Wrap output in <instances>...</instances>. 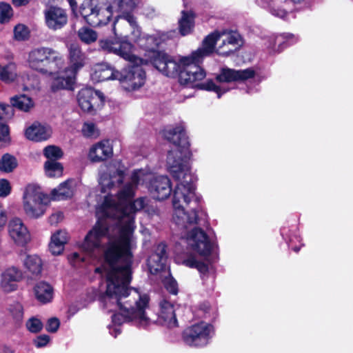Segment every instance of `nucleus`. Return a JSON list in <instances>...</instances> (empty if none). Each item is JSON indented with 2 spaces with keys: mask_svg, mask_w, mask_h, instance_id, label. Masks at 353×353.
Instances as JSON below:
<instances>
[{
  "mask_svg": "<svg viewBox=\"0 0 353 353\" xmlns=\"http://www.w3.org/2000/svg\"><path fill=\"white\" fill-rule=\"evenodd\" d=\"M124 171L121 168H109L108 173L100 175L101 191L116 190L108 194L97 208L99 221L88 232L79 248L90 258H99L103 254H123L125 259L134 256L137 247L134 235V215L145 205V198L134 202V194L127 197L121 194L124 184Z\"/></svg>",
  "mask_w": 353,
  "mask_h": 353,
  "instance_id": "obj_1",
  "label": "nucleus"
},
{
  "mask_svg": "<svg viewBox=\"0 0 353 353\" xmlns=\"http://www.w3.org/2000/svg\"><path fill=\"white\" fill-rule=\"evenodd\" d=\"M101 267L96 268L103 279L99 285L100 300L103 308L113 312V321L117 323L132 321L135 325L147 327L154 321L148 316L150 299L148 293L129 288L132 279L131 267L133 257L125 259L123 254H103Z\"/></svg>",
  "mask_w": 353,
  "mask_h": 353,
  "instance_id": "obj_2",
  "label": "nucleus"
},
{
  "mask_svg": "<svg viewBox=\"0 0 353 353\" xmlns=\"http://www.w3.org/2000/svg\"><path fill=\"white\" fill-rule=\"evenodd\" d=\"M167 165L169 172L176 182L172 199V219L179 227L188 229L189 226L199 223L201 214L196 206L190 211L187 210L191 203L197 205L200 200L195 192L194 182L196 179L191 172L190 163L185 160L178 162L172 153L168 158Z\"/></svg>",
  "mask_w": 353,
  "mask_h": 353,
  "instance_id": "obj_3",
  "label": "nucleus"
},
{
  "mask_svg": "<svg viewBox=\"0 0 353 353\" xmlns=\"http://www.w3.org/2000/svg\"><path fill=\"white\" fill-rule=\"evenodd\" d=\"M196 53V50L190 55L181 57L176 61L163 52H154L150 61L165 76L174 77L179 75L181 85L212 91L216 93L218 98H220L229 90V88L217 85L212 80L201 82L205 77V72L200 67L201 61Z\"/></svg>",
  "mask_w": 353,
  "mask_h": 353,
  "instance_id": "obj_4",
  "label": "nucleus"
},
{
  "mask_svg": "<svg viewBox=\"0 0 353 353\" xmlns=\"http://www.w3.org/2000/svg\"><path fill=\"white\" fill-rule=\"evenodd\" d=\"M99 47L102 50L118 55L132 64L117 74L118 81L124 90L134 91L143 85L145 73L141 65L146 64L148 60L133 54L134 46L130 42L100 40Z\"/></svg>",
  "mask_w": 353,
  "mask_h": 353,
  "instance_id": "obj_5",
  "label": "nucleus"
},
{
  "mask_svg": "<svg viewBox=\"0 0 353 353\" xmlns=\"http://www.w3.org/2000/svg\"><path fill=\"white\" fill-rule=\"evenodd\" d=\"M142 183H145L150 195L157 200L166 199L172 192V183L167 176H154L145 170H137L132 172L121 193L130 198L135 194L137 186Z\"/></svg>",
  "mask_w": 353,
  "mask_h": 353,
  "instance_id": "obj_6",
  "label": "nucleus"
},
{
  "mask_svg": "<svg viewBox=\"0 0 353 353\" xmlns=\"http://www.w3.org/2000/svg\"><path fill=\"white\" fill-rule=\"evenodd\" d=\"M243 44V39L239 32L228 30H216L204 39L196 54L202 62L214 51L219 55L229 56L239 50Z\"/></svg>",
  "mask_w": 353,
  "mask_h": 353,
  "instance_id": "obj_7",
  "label": "nucleus"
},
{
  "mask_svg": "<svg viewBox=\"0 0 353 353\" xmlns=\"http://www.w3.org/2000/svg\"><path fill=\"white\" fill-rule=\"evenodd\" d=\"M68 51L70 65L63 71L59 70L58 75L52 78L50 86L53 92L72 90L77 72L85 64L86 57L78 44H70Z\"/></svg>",
  "mask_w": 353,
  "mask_h": 353,
  "instance_id": "obj_8",
  "label": "nucleus"
},
{
  "mask_svg": "<svg viewBox=\"0 0 353 353\" xmlns=\"http://www.w3.org/2000/svg\"><path fill=\"white\" fill-rule=\"evenodd\" d=\"M29 66L42 74H48L53 78L58 75L63 65L64 60L57 52L48 48L33 49L29 52Z\"/></svg>",
  "mask_w": 353,
  "mask_h": 353,
  "instance_id": "obj_9",
  "label": "nucleus"
},
{
  "mask_svg": "<svg viewBox=\"0 0 353 353\" xmlns=\"http://www.w3.org/2000/svg\"><path fill=\"white\" fill-rule=\"evenodd\" d=\"M48 203V196L39 186L29 184L26 187L23 194V210L28 217L38 219L42 216Z\"/></svg>",
  "mask_w": 353,
  "mask_h": 353,
  "instance_id": "obj_10",
  "label": "nucleus"
},
{
  "mask_svg": "<svg viewBox=\"0 0 353 353\" xmlns=\"http://www.w3.org/2000/svg\"><path fill=\"white\" fill-rule=\"evenodd\" d=\"M112 10L105 0H87L81 4L80 14L89 25L100 26L108 23Z\"/></svg>",
  "mask_w": 353,
  "mask_h": 353,
  "instance_id": "obj_11",
  "label": "nucleus"
},
{
  "mask_svg": "<svg viewBox=\"0 0 353 353\" xmlns=\"http://www.w3.org/2000/svg\"><path fill=\"white\" fill-rule=\"evenodd\" d=\"M163 136L168 141L173 143L176 148L168 152L167 159L170 154L172 153L178 162L185 160L186 162H189L191 152L189 149L190 143L185 132L184 126L182 124H179L175 127H169L164 130Z\"/></svg>",
  "mask_w": 353,
  "mask_h": 353,
  "instance_id": "obj_12",
  "label": "nucleus"
},
{
  "mask_svg": "<svg viewBox=\"0 0 353 353\" xmlns=\"http://www.w3.org/2000/svg\"><path fill=\"white\" fill-rule=\"evenodd\" d=\"M183 239L185 240L190 250L203 258L210 254L214 246L213 242L205 232L198 228H194L187 232L183 235Z\"/></svg>",
  "mask_w": 353,
  "mask_h": 353,
  "instance_id": "obj_13",
  "label": "nucleus"
},
{
  "mask_svg": "<svg viewBox=\"0 0 353 353\" xmlns=\"http://www.w3.org/2000/svg\"><path fill=\"white\" fill-rule=\"evenodd\" d=\"M214 334L212 325L200 322L192 325L183 332V339L189 346L203 347L206 345Z\"/></svg>",
  "mask_w": 353,
  "mask_h": 353,
  "instance_id": "obj_14",
  "label": "nucleus"
},
{
  "mask_svg": "<svg viewBox=\"0 0 353 353\" xmlns=\"http://www.w3.org/2000/svg\"><path fill=\"white\" fill-rule=\"evenodd\" d=\"M77 101L83 111L94 114L103 107L104 97L101 92L86 88L79 92Z\"/></svg>",
  "mask_w": 353,
  "mask_h": 353,
  "instance_id": "obj_15",
  "label": "nucleus"
},
{
  "mask_svg": "<svg viewBox=\"0 0 353 353\" xmlns=\"http://www.w3.org/2000/svg\"><path fill=\"white\" fill-rule=\"evenodd\" d=\"M135 17L130 13H124L119 15L114 21L113 32L117 37L114 39H105V40L112 41L113 42H121L128 41V34L127 33L130 30L132 26L134 24Z\"/></svg>",
  "mask_w": 353,
  "mask_h": 353,
  "instance_id": "obj_16",
  "label": "nucleus"
},
{
  "mask_svg": "<svg viewBox=\"0 0 353 353\" xmlns=\"http://www.w3.org/2000/svg\"><path fill=\"white\" fill-rule=\"evenodd\" d=\"M8 234L18 246H25L31 239L28 229L19 218H14L8 223Z\"/></svg>",
  "mask_w": 353,
  "mask_h": 353,
  "instance_id": "obj_17",
  "label": "nucleus"
},
{
  "mask_svg": "<svg viewBox=\"0 0 353 353\" xmlns=\"http://www.w3.org/2000/svg\"><path fill=\"white\" fill-rule=\"evenodd\" d=\"M255 72L252 68L245 70H234L228 68H223L217 74L216 80L219 83H229L233 81H244L253 78Z\"/></svg>",
  "mask_w": 353,
  "mask_h": 353,
  "instance_id": "obj_18",
  "label": "nucleus"
},
{
  "mask_svg": "<svg viewBox=\"0 0 353 353\" xmlns=\"http://www.w3.org/2000/svg\"><path fill=\"white\" fill-rule=\"evenodd\" d=\"M157 321L168 328H174L178 326L175 309L172 303L165 299L159 302Z\"/></svg>",
  "mask_w": 353,
  "mask_h": 353,
  "instance_id": "obj_19",
  "label": "nucleus"
},
{
  "mask_svg": "<svg viewBox=\"0 0 353 353\" xmlns=\"http://www.w3.org/2000/svg\"><path fill=\"white\" fill-rule=\"evenodd\" d=\"M174 34V31L169 32H157L151 35L143 34V38L139 40V46L148 51H151L153 54L156 52L155 49L162 42L172 38Z\"/></svg>",
  "mask_w": 353,
  "mask_h": 353,
  "instance_id": "obj_20",
  "label": "nucleus"
},
{
  "mask_svg": "<svg viewBox=\"0 0 353 353\" xmlns=\"http://www.w3.org/2000/svg\"><path fill=\"white\" fill-rule=\"evenodd\" d=\"M113 149L108 140H103L94 144L89 150L88 159L92 162H101L112 157Z\"/></svg>",
  "mask_w": 353,
  "mask_h": 353,
  "instance_id": "obj_21",
  "label": "nucleus"
},
{
  "mask_svg": "<svg viewBox=\"0 0 353 353\" xmlns=\"http://www.w3.org/2000/svg\"><path fill=\"white\" fill-rule=\"evenodd\" d=\"M45 19L47 26L54 30L61 29L68 21L65 11L58 7H50L46 10Z\"/></svg>",
  "mask_w": 353,
  "mask_h": 353,
  "instance_id": "obj_22",
  "label": "nucleus"
},
{
  "mask_svg": "<svg viewBox=\"0 0 353 353\" xmlns=\"http://www.w3.org/2000/svg\"><path fill=\"white\" fill-rule=\"evenodd\" d=\"M165 245L163 243L157 246L154 252L148 259V266L151 274H157L165 268Z\"/></svg>",
  "mask_w": 353,
  "mask_h": 353,
  "instance_id": "obj_23",
  "label": "nucleus"
},
{
  "mask_svg": "<svg viewBox=\"0 0 353 353\" xmlns=\"http://www.w3.org/2000/svg\"><path fill=\"white\" fill-rule=\"evenodd\" d=\"M23 277L22 272L14 266L6 269L1 274V286L6 292H12L17 289V283Z\"/></svg>",
  "mask_w": 353,
  "mask_h": 353,
  "instance_id": "obj_24",
  "label": "nucleus"
},
{
  "mask_svg": "<svg viewBox=\"0 0 353 353\" xmlns=\"http://www.w3.org/2000/svg\"><path fill=\"white\" fill-rule=\"evenodd\" d=\"M52 132L50 126L34 123L26 130L25 135L29 140L37 142L48 139L51 137Z\"/></svg>",
  "mask_w": 353,
  "mask_h": 353,
  "instance_id": "obj_25",
  "label": "nucleus"
},
{
  "mask_svg": "<svg viewBox=\"0 0 353 353\" xmlns=\"http://www.w3.org/2000/svg\"><path fill=\"white\" fill-rule=\"evenodd\" d=\"M76 185L77 182L74 179L66 180L51 191L52 199L55 201H61L71 198L74 194Z\"/></svg>",
  "mask_w": 353,
  "mask_h": 353,
  "instance_id": "obj_26",
  "label": "nucleus"
},
{
  "mask_svg": "<svg viewBox=\"0 0 353 353\" xmlns=\"http://www.w3.org/2000/svg\"><path fill=\"white\" fill-rule=\"evenodd\" d=\"M119 71L107 64H98L94 66L91 74L92 81L100 82L106 80H118Z\"/></svg>",
  "mask_w": 353,
  "mask_h": 353,
  "instance_id": "obj_27",
  "label": "nucleus"
},
{
  "mask_svg": "<svg viewBox=\"0 0 353 353\" xmlns=\"http://www.w3.org/2000/svg\"><path fill=\"white\" fill-rule=\"evenodd\" d=\"M298 41V37L290 33L272 35L269 38L267 47L273 51H279L284 46L291 45Z\"/></svg>",
  "mask_w": 353,
  "mask_h": 353,
  "instance_id": "obj_28",
  "label": "nucleus"
},
{
  "mask_svg": "<svg viewBox=\"0 0 353 353\" xmlns=\"http://www.w3.org/2000/svg\"><path fill=\"white\" fill-rule=\"evenodd\" d=\"M34 294L37 299L42 303H47L53 298V289L46 282H39L34 287Z\"/></svg>",
  "mask_w": 353,
  "mask_h": 353,
  "instance_id": "obj_29",
  "label": "nucleus"
},
{
  "mask_svg": "<svg viewBox=\"0 0 353 353\" xmlns=\"http://www.w3.org/2000/svg\"><path fill=\"white\" fill-rule=\"evenodd\" d=\"M194 26V16L192 12H181V17L179 20V30L182 36L192 32Z\"/></svg>",
  "mask_w": 353,
  "mask_h": 353,
  "instance_id": "obj_30",
  "label": "nucleus"
},
{
  "mask_svg": "<svg viewBox=\"0 0 353 353\" xmlns=\"http://www.w3.org/2000/svg\"><path fill=\"white\" fill-rule=\"evenodd\" d=\"M18 77L17 65L10 62L5 65L0 64V81L6 83L14 82Z\"/></svg>",
  "mask_w": 353,
  "mask_h": 353,
  "instance_id": "obj_31",
  "label": "nucleus"
},
{
  "mask_svg": "<svg viewBox=\"0 0 353 353\" xmlns=\"http://www.w3.org/2000/svg\"><path fill=\"white\" fill-rule=\"evenodd\" d=\"M11 107L8 105L0 103V148L10 142L9 128L2 121L3 114H8Z\"/></svg>",
  "mask_w": 353,
  "mask_h": 353,
  "instance_id": "obj_32",
  "label": "nucleus"
},
{
  "mask_svg": "<svg viewBox=\"0 0 353 353\" xmlns=\"http://www.w3.org/2000/svg\"><path fill=\"white\" fill-rule=\"evenodd\" d=\"M272 0H256V2L261 7L268 8L271 14L279 18H284L287 15L285 8H281L277 1Z\"/></svg>",
  "mask_w": 353,
  "mask_h": 353,
  "instance_id": "obj_33",
  "label": "nucleus"
},
{
  "mask_svg": "<svg viewBox=\"0 0 353 353\" xmlns=\"http://www.w3.org/2000/svg\"><path fill=\"white\" fill-rule=\"evenodd\" d=\"M24 265L34 275H39L42 270L43 263L41 258L36 255H28L24 260Z\"/></svg>",
  "mask_w": 353,
  "mask_h": 353,
  "instance_id": "obj_34",
  "label": "nucleus"
},
{
  "mask_svg": "<svg viewBox=\"0 0 353 353\" xmlns=\"http://www.w3.org/2000/svg\"><path fill=\"white\" fill-rule=\"evenodd\" d=\"M45 174L50 178H59L63 175V167L57 161H46L44 163Z\"/></svg>",
  "mask_w": 353,
  "mask_h": 353,
  "instance_id": "obj_35",
  "label": "nucleus"
},
{
  "mask_svg": "<svg viewBox=\"0 0 353 353\" xmlns=\"http://www.w3.org/2000/svg\"><path fill=\"white\" fill-rule=\"evenodd\" d=\"M10 102L13 107L23 112H28L34 105L32 99L25 94L14 96Z\"/></svg>",
  "mask_w": 353,
  "mask_h": 353,
  "instance_id": "obj_36",
  "label": "nucleus"
},
{
  "mask_svg": "<svg viewBox=\"0 0 353 353\" xmlns=\"http://www.w3.org/2000/svg\"><path fill=\"white\" fill-rule=\"evenodd\" d=\"M18 165L17 159L12 154H4L0 159V171L3 173L13 172Z\"/></svg>",
  "mask_w": 353,
  "mask_h": 353,
  "instance_id": "obj_37",
  "label": "nucleus"
},
{
  "mask_svg": "<svg viewBox=\"0 0 353 353\" xmlns=\"http://www.w3.org/2000/svg\"><path fill=\"white\" fill-rule=\"evenodd\" d=\"M138 4V0H112L111 6L119 12L130 13Z\"/></svg>",
  "mask_w": 353,
  "mask_h": 353,
  "instance_id": "obj_38",
  "label": "nucleus"
},
{
  "mask_svg": "<svg viewBox=\"0 0 353 353\" xmlns=\"http://www.w3.org/2000/svg\"><path fill=\"white\" fill-rule=\"evenodd\" d=\"M77 34L79 39L86 44L94 43L98 37L97 32L88 27L81 28L78 30Z\"/></svg>",
  "mask_w": 353,
  "mask_h": 353,
  "instance_id": "obj_39",
  "label": "nucleus"
},
{
  "mask_svg": "<svg viewBox=\"0 0 353 353\" xmlns=\"http://www.w3.org/2000/svg\"><path fill=\"white\" fill-rule=\"evenodd\" d=\"M43 155L48 159L47 161H57L63 156V152L57 146L48 145L43 149Z\"/></svg>",
  "mask_w": 353,
  "mask_h": 353,
  "instance_id": "obj_40",
  "label": "nucleus"
},
{
  "mask_svg": "<svg viewBox=\"0 0 353 353\" xmlns=\"http://www.w3.org/2000/svg\"><path fill=\"white\" fill-rule=\"evenodd\" d=\"M183 263L187 267L196 268L201 273H205L208 270L207 263L199 261L193 256H190L188 258L184 259Z\"/></svg>",
  "mask_w": 353,
  "mask_h": 353,
  "instance_id": "obj_41",
  "label": "nucleus"
},
{
  "mask_svg": "<svg viewBox=\"0 0 353 353\" xmlns=\"http://www.w3.org/2000/svg\"><path fill=\"white\" fill-rule=\"evenodd\" d=\"M12 16V9L9 4H0V23H4L10 19Z\"/></svg>",
  "mask_w": 353,
  "mask_h": 353,
  "instance_id": "obj_42",
  "label": "nucleus"
},
{
  "mask_svg": "<svg viewBox=\"0 0 353 353\" xmlns=\"http://www.w3.org/2000/svg\"><path fill=\"white\" fill-rule=\"evenodd\" d=\"M26 327L30 332L37 333L43 328V323L40 319L36 317H32L26 322Z\"/></svg>",
  "mask_w": 353,
  "mask_h": 353,
  "instance_id": "obj_43",
  "label": "nucleus"
},
{
  "mask_svg": "<svg viewBox=\"0 0 353 353\" xmlns=\"http://www.w3.org/2000/svg\"><path fill=\"white\" fill-rule=\"evenodd\" d=\"M29 31L28 28L22 24H18L14 27V36L17 40L23 41L28 38Z\"/></svg>",
  "mask_w": 353,
  "mask_h": 353,
  "instance_id": "obj_44",
  "label": "nucleus"
},
{
  "mask_svg": "<svg viewBox=\"0 0 353 353\" xmlns=\"http://www.w3.org/2000/svg\"><path fill=\"white\" fill-rule=\"evenodd\" d=\"M81 131L83 134L87 137H95L98 135L96 126L92 122L84 123Z\"/></svg>",
  "mask_w": 353,
  "mask_h": 353,
  "instance_id": "obj_45",
  "label": "nucleus"
},
{
  "mask_svg": "<svg viewBox=\"0 0 353 353\" xmlns=\"http://www.w3.org/2000/svg\"><path fill=\"white\" fill-rule=\"evenodd\" d=\"M133 25L134 26H132L130 30H129L130 34L128 35V39L130 37V39L139 46V40L143 38V34L141 33V28L138 26L136 19H134V24Z\"/></svg>",
  "mask_w": 353,
  "mask_h": 353,
  "instance_id": "obj_46",
  "label": "nucleus"
},
{
  "mask_svg": "<svg viewBox=\"0 0 353 353\" xmlns=\"http://www.w3.org/2000/svg\"><path fill=\"white\" fill-rule=\"evenodd\" d=\"M49 249L54 255H59L63 252L64 245L61 243H57V235H52Z\"/></svg>",
  "mask_w": 353,
  "mask_h": 353,
  "instance_id": "obj_47",
  "label": "nucleus"
},
{
  "mask_svg": "<svg viewBox=\"0 0 353 353\" xmlns=\"http://www.w3.org/2000/svg\"><path fill=\"white\" fill-rule=\"evenodd\" d=\"M163 284L166 290L172 294H176L178 292V285L176 281L171 276L165 277Z\"/></svg>",
  "mask_w": 353,
  "mask_h": 353,
  "instance_id": "obj_48",
  "label": "nucleus"
},
{
  "mask_svg": "<svg viewBox=\"0 0 353 353\" xmlns=\"http://www.w3.org/2000/svg\"><path fill=\"white\" fill-rule=\"evenodd\" d=\"M59 325L60 321L57 318H50L46 323V330L49 332L54 333L58 330Z\"/></svg>",
  "mask_w": 353,
  "mask_h": 353,
  "instance_id": "obj_49",
  "label": "nucleus"
},
{
  "mask_svg": "<svg viewBox=\"0 0 353 353\" xmlns=\"http://www.w3.org/2000/svg\"><path fill=\"white\" fill-rule=\"evenodd\" d=\"M68 260L72 265L79 267L85 261V258L77 252H73L68 256Z\"/></svg>",
  "mask_w": 353,
  "mask_h": 353,
  "instance_id": "obj_50",
  "label": "nucleus"
},
{
  "mask_svg": "<svg viewBox=\"0 0 353 353\" xmlns=\"http://www.w3.org/2000/svg\"><path fill=\"white\" fill-rule=\"evenodd\" d=\"M11 190L10 183L6 179L0 180V196L5 197L8 196Z\"/></svg>",
  "mask_w": 353,
  "mask_h": 353,
  "instance_id": "obj_51",
  "label": "nucleus"
},
{
  "mask_svg": "<svg viewBox=\"0 0 353 353\" xmlns=\"http://www.w3.org/2000/svg\"><path fill=\"white\" fill-rule=\"evenodd\" d=\"M50 341V338L48 335L42 334L37 336L35 339H34V344L37 347H45Z\"/></svg>",
  "mask_w": 353,
  "mask_h": 353,
  "instance_id": "obj_52",
  "label": "nucleus"
},
{
  "mask_svg": "<svg viewBox=\"0 0 353 353\" xmlns=\"http://www.w3.org/2000/svg\"><path fill=\"white\" fill-rule=\"evenodd\" d=\"M39 86V81L34 77H28L27 82L24 84V90L36 89Z\"/></svg>",
  "mask_w": 353,
  "mask_h": 353,
  "instance_id": "obj_53",
  "label": "nucleus"
},
{
  "mask_svg": "<svg viewBox=\"0 0 353 353\" xmlns=\"http://www.w3.org/2000/svg\"><path fill=\"white\" fill-rule=\"evenodd\" d=\"M52 235H57V243H61L63 245H65L68 240V234L65 230H58Z\"/></svg>",
  "mask_w": 353,
  "mask_h": 353,
  "instance_id": "obj_54",
  "label": "nucleus"
},
{
  "mask_svg": "<svg viewBox=\"0 0 353 353\" xmlns=\"http://www.w3.org/2000/svg\"><path fill=\"white\" fill-rule=\"evenodd\" d=\"M112 325L109 326V331L111 335L116 337L121 333L120 325L122 323H117L113 321V315L112 316Z\"/></svg>",
  "mask_w": 353,
  "mask_h": 353,
  "instance_id": "obj_55",
  "label": "nucleus"
},
{
  "mask_svg": "<svg viewBox=\"0 0 353 353\" xmlns=\"http://www.w3.org/2000/svg\"><path fill=\"white\" fill-rule=\"evenodd\" d=\"M7 222V216L6 213L3 208V206L0 204V230L2 229Z\"/></svg>",
  "mask_w": 353,
  "mask_h": 353,
  "instance_id": "obj_56",
  "label": "nucleus"
},
{
  "mask_svg": "<svg viewBox=\"0 0 353 353\" xmlns=\"http://www.w3.org/2000/svg\"><path fill=\"white\" fill-rule=\"evenodd\" d=\"M63 214L61 212L55 213L52 214L50 217V221L54 222L55 221H58L59 219H62Z\"/></svg>",
  "mask_w": 353,
  "mask_h": 353,
  "instance_id": "obj_57",
  "label": "nucleus"
},
{
  "mask_svg": "<svg viewBox=\"0 0 353 353\" xmlns=\"http://www.w3.org/2000/svg\"><path fill=\"white\" fill-rule=\"evenodd\" d=\"M30 0H12V3L16 6H21L26 5Z\"/></svg>",
  "mask_w": 353,
  "mask_h": 353,
  "instance_id": "obj_58",
  "label": "nucleus"
},
{
  "mask_svg": "<svg viewBox=\"0 0 353 353\" xmlns=\"http://www.w3.org/2000/svg\"><path fill=\"white\" fill-rule=\"evenodd\" d=\"M16 308L17 310V313L16 314V317L21 318L23 314L21 306L19 304H17L16 306Z\"/></svg>",
  "mask_w": 353,
  "mask_h": 353,
  "instance_id": "obj_59",
  "label": "nucleus"
},
{
  "mask_svg": "<svg viewBox=\"0 0 353 353\" xmlns=\"http://www.w3.org/2000/svg\"><path fill=\"white\" fill-rule=\"evenodd\" d=\"M68 3L70 6V7L72 8V10L74 9V8H76L77 6V2L75 0H68Z\"/></svg>",
  "mask_w": 353,
  "mask_h": 353,
  "instance_id": "obj_60",
  "label": "nucleus"
},
{
  "mask_svg": "<svg viewBox=\"0 0 353 353\" xmlns=\"http://www.w3.org/2000/svg\"><path fill=\"white\" fill-rule=\"evenodd\" d=\"M299 249H300V248H298V247H294V248H293V250H294L296 252H299Z\"/></svg>",
  "mask_w": 353,
  "mask_h": 353,
  "instance_id": "obj_61",
  "label": "nucleus"
}]
</instances>
